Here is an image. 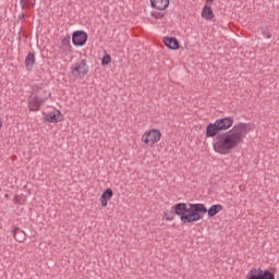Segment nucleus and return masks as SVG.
Segmentation results:
<instances>
[{"instance_id": "nucleus-1", "label": "nucleus", "mask_w": 279, "mask_h": 279, "mask_svg": "<svg viewBox=\"0 0 279 279\" xmlns=\"http://www.w3.org/2000/svg\"><path fill=\"white\" fill-rule=\"evenodd\" d=\"M221 210H223L222 205H213L209 207V209H207L204 204L179 203L174 205V215L180 217V221L184 226L202 221L206 213L208 217H215V215H219Z\"/></svg>"}, {"instance_id": "nucleus-2", "label": "nucleus", "mask_w": 279, "mask_h": 279, "mask_svg": "<svg viewBox=\"0 0 279 279\" xmlns=\"http://www.w3.org/2000/svg\"><path fill=\"white\" fill-rule=\"evenodd\" d=\"M247 132H252V125L247 123L235 124L231 131L217 136L216 142L214 143V151H216V154H221L222 156L230 154L232 149L239 147V145L243 143V138L247 136Z\"/></svg>"}, {"instance_id": "nucleus-3", "label": "nucleus", "mask_w": 279, "mask_h": 279, "mask_svg": "<svg viewBox=\"0 0 279 279\" xmlns=\"http://www.w3.org/2000/svg\"><path fill=\"white\" fill-rule=\"evenodd\" d=\"M234 125V119L231 117L221 118L216 120L214 123H209L206 128V136L213 138L219 134V132H226Z\"/></svg>"}, {"instance_id": "nucleus-4", "label": "nucleus", "mask_w": 279, "mask_h": 279, "mask_svg": "<svg viewBox=\"0 0 279 279\" xmlns=\"http://www.w3.org/2000/svg\"><path fill=\"white\" fill-rule=\"evenodd\" d=\"M160 138H162V132L158 129H149L142 134L141 143L146 147H154L157 143H160Z\"/></svg>"}, {"instance_id": "nucleus-5", "label": "nucleus", "mask_w": 279, "mask_h": 279, "mask_svg": "<svg viewBox=\"0 0 279 279\" xmlns=\"http://www.w3.org/2000/svg\"><path fill=\"white\" fill-rule=\"evenodd\" d=\"M45 96H43V93L38 94H32L28 98V109L31 112H38L40 110V106L47 101L51 97V94L44 92Z\"/></svg>"}, {"instance_id": "nucleus-6", "label": "nucleus", "mask_w": 279, "mask_h": 279, "mask_svg": "<svg viewBox=\"0 0 279 279\" xmlns=\"http://www.w3.org/2000/svg\"><path fill=\"white\" fill-rule=\"evenodd\" d=\"M246 279H276V277L269 270H263L262 268L255 267L247 272Z\"/></svg>"}, {"instance_id": "nucleus-7", "label": "nucleus", "mask_w": 279, "mask_h": 279, "mask_svg": "<svg viewBox=\"0 0 279 279\" xmlns=\"http://www.w3.org/2000/svg\"><path fill=\"white\" fill-rule=\"evenodd\" d=\"M71 74L76 78V80H82L85 75L88 74V65L86 64V61L82 60L77 63H75L71 68Z\"/></svg>"}, {"instance_id": "nucleus-8", "label": "nucleus", "mask_w": 279, "mask_h": 279, "mask_svg": "<svg viewBox=\"0 0 279 279\" xmlns=\"http://www.w3.org/2000/svg\"><path fill=\"white\" fill-rule=\"evenodd\" d=\"M88 41V35L85 32L76 31L72 35V43L75 47H84Z\"/></svg>"}, {"instance_id": "nucleus-9", "label": "nucleus", "mask_w": 279, "mask_h": 279, "mask_svg": "<svg viewBox=\"0 0 279 279\" xmlns=\"http://www.w3.org/2000/svg\"><path fill=\"white\" fill-rule=\"evenodd\" d=\"M62 119V112L58 109L44 113V121H46V123H60Z\"/></svg>"}, {"instance_id": "nucleus-10", "label": "nucleus", "mask_w": 279, "mask_h": 279, "mask_svg": "<svg viewBox=\"0 0 279 279\" xmlns=\"http://www.w3.org/2000/svg\"><path fill=\"white\" fill-rule=\"evenodd\" d=\"M214 2L215 0H207L203 8L202 16L205 21H213V19H215V12H213Z\"/></svg>"}, {"instance_id": "nucleus-11", "label": "nucleus", "mask_w": 279, "mask_h": 279, "mask_svg": "<svg viewBox=\"0 0 279 279\" xmlns=\"http://www.w3.org/2000/svg\"><path fill=\"white\" fill-rule=\"evenodd\" d=\"M162 43L168 49H171L172 51H178V49H180V41L175 37L166 36L162 38Z\"/></svg>"}, {"instance_id": "nucleus-12", "label": "nucleus", "mask_w": 279, "mask_h": 279, "mask_svg": "<svg viewBox=\"0 0 279 279\" xmlns=\"http://www.w3.org/2000/svg\"><path fill=\"white\" fill-rule=\"evenodd\" d=\"M169 3V0H150L151 8H155V10H167Z\"/></svg>"}, {"instance_id": "nucleus-13", "label": "nucleus", "mask_w": 279, "mask_h": 279, "mask_svg": "<svg viewBox=\"0 0 279 279\" xmlns=\"http://www.w3.org/2000/svg\"><path fill=\"white\" fill-rule=\"evenodd\" d=\"M13 236H14L15 241H17L19 243H23V241H25V239H26L25 231H23L19 228L13 230Z\"/></svg>"}, {"instance_id": "nucleus-14", "label": "nucleus", "mask_w": 279, "mask_h": 279, "mask_svg": "<svg viewBox=\"0 0 279 279\" xmlns=\"http://www.w3.org/2000/svg\"><path fill=\"white\" fill-rule=\"evenodd\" d=\"M34 62H36V57H34V53L29 52L25 59L26 69H32Z\"/></svg>"}, {"instance_id": "nucleus-15", "label": "nucleus", "mask_w": 279, "mask_h": 279, "mask_svg": "<svg viewBox=\"0 0 279 279\" xmlns=\"http://www.w3.org/2000/svg\"><path fill=\"white\" fill-rule=\"evenodd\" d=\"M163 219H166V221H173V219H175V214L173 213V210L167 209L163 213Z\"/></svg>"}, {"instance_id": "nucleus-16", "label": "nucleus", "mask_w": 279, "mask_h": 279, "mask_svg": "<svg viewBox=\"0 0 279 279\" xmlns=\"http://www.w3.org/2000/svg\"><path fill=\"white\" fill-rule=\"evenodd\" d=\"M106 197H107L108 199H110V197H112V190H111V189H107V190H106Z\"/></svg>"}, {"instance_id": "nucleus-17", "label": "nucleus", "mask_w": 279, "mask_h": 279, "mask_svg": "<svg viewBox=\"0 0 279 279\" xmlns=\"http://www.w3.org/2000/svg\"><path fill=\"white\" fill-rule=\"evenodd\" d=\"M101 206H106V192L101 195Z\"/></svg>"}, {"instance_id": "nucleus-18", "label": "nucleus", "mask_w": 279, "mask_h": 279, "mask_svg": "<svg viewBox=\"0 0 279 279\" xmlns=\"http://www.w3.org/2000/svg\"><path fill=\"white\" fill-rule=\"evenodd\" d=\"M153 16L155 19H162V14H160V13H153Z\"/></svg>"}, {"instance_id": "nucleus-19", "label": "nucleus", "mask_w": 279, "mask_h": 279, "mask_svg": "<svg viewBox=\"0 0 279 279\" xmlns=\"http://www.w3.org/2000/svg\"><path fill=\"white\" fill-rule=\"evenodd\" d=\"M109 62H111L110 56H106V64H109Z\"/></svg>"}, {"instance_id": "nucleus-20", "label": "nucleus", "mask_w": 279, "mask_h": 279, "mask_svg": "<svg viewBox=\"0 0 279 279\" xmlns=\"http://www.w3.org/2000/svg\"><path fill=\"white\" fill-rule=\"evenodd\" d=\"M1 128H3V119L2 118H0V130H1Z\"/></svg>"}, {"instance_id": "nucleus-21", "label": "nucleus", "mask_w": 279, "mask_h": 279, "mask_svg": "<svg viewBox=\"0 0 279 279\" xmlns=\"http://www.w3.org/2000/svg\"><path fill=\"white\" fill-rule=\"evenodd\" d=\"M101 62H102V64H106V57H102Z\"/></svg>"}, {"instance_id": "nucleus-22", "label": "nucleus", "mask_w": 279, "mask_h": 279, "mask_svg": "<svg viewBox=\"0 0 279 279\" xmlns=\"http://www.w3.org/2000/svg\"><path fill=\"white\" fill-rule=\"evenodd\" d=\"M36 3V0H31V5H34Z\"/></svg>"}, {"instance_id": "nucleus-23", "label": "nucleus", "mask_w": 279, "mask_h": 279, "mask_svg": "<svg viewBox=\"0 0 279 279\" xmlns=\"http://www.w3.org/2000/svg\"><path fill=\"white\" fill-rule=\"evenodd\" d=\"M64 43H65L66 45H70V41H69V39H65V40H64Z\"/></svg>"}, {"instance_id": "nucleus-24", "label": "nucleus", "mask_w": 279, "mask_h": 279, "mask_svg": "<svg viewBox=\"0 0 279 279\" xmlns=\"http://www.w3.org/2000/svg\"><path fill=\"white\" fill-rule=\"evenodd\" d=\"M123 37L125 38V40L128 39V36H126V35H123Z\"/></svg>"}]
</instances>
